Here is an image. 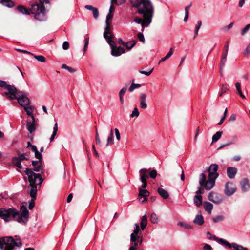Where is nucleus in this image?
Segmentation results:
<instances>
[{"instance_id": "obj_1", "label": "nucleus", "mask_w": 250, "mask_h": 250, "mask_svg": "<svg viewBox=\"0 0 250 250\" xmlns=\"http://www.w3.org/2000/svg\"><path fill=\"white\" fill-rule=\"evenodd\" d=\"M0 217L5 222H9L12 218L13 220L18 223L26 224L29 219V211L24 205L21 206L20 211L15 208H1Z\"/></svg>"}, {"instance_id": "obj_2", "label": "nucleus", "mask_w": 250, "mask_h": 250, "mask_svg": "<svg viewBox=\"0 0 250 250\" xmlns=\"http://www.w3.org/2000/svg\"><path fill=\"white\" fill-rule=\"evenodd\" d=\"M130 2L134 7L138 8L137 13L142 14L146 20V26H148L154 14V8L150 0H130Z\"/></svg>"}, {"instance_id": "obj_3", "label": "nucleus", "mask_w": 250, "mask_h": 250, "mask_svg": "<svg viewBox=\"0 0 250 250\" xmlns=\"http://www.w3.org/2000/svg\"><path fill=\"white\" fill-rule=\"evenodd\" d=\"M24 172L28 176L29 182V185L28 186L29 193L31 198H35L37 195L38 186L39 187H41L43 179L40 174L35 173L31 168H26Z\"/></svg>"}, {"instance_id": "obj_4", "label": "nucleus", "mask_w": 250, "mask_h": 250, "mask_svg": "<svg viewBox=\"0 0 250 250\" xmlns=\"http://www.w3.org/2000/svg\"><path fill=\"white\" fill-rule=\"evenodd\" d=\"M218 166L216 164L210 165L208 169V179L207 180L206 176L204 173H202L200 176L199 184L202 187H204L207 190H210L213 188L215 182L219 174L217 172Z\"/></svg>"}, {"instance_id": "obj_5", "label": "nucleus", "mask_w": 250, "mask_h": 250, "mask_svg": "<svg viewBox=\"0 0 250 250\" xmlns=\"http://www.w3.org/2000/svg\"><path fill=\"white\" fill-rule=\"evenodd\" d=\"M48 0H44L43 2L41 0L38 3L32 4L30 7L32 14L34 15L35 19L42 21L46 19V10L44 6V3H49Z\"/></svg>"}, {"instance_id": "obj_6", "label": "nucleus", "mask_w": 250, "mask_h": 250, "mask_svg": "<svg viewBox=\"0 0 250 250\" xmlns=\"http://www.w3.org/2000/svg\"><path fill=\"white\" fill-rule=\"evenodd\" d=\"M22 243L20 240H15L12 237L0 238V249L1 250H13L15 246L20 247Z\"/></svg>"}, {"instance_id": "obj_7", "label": "nucleus", "mask_w": 250, "mask_h": 250, "mask_svg": "<svg viewBox=\"0 0 250 250\" xmlns=\"http://www.w3.org/2000/svg\"><path fill=\"white\" fill-rule=\"evenodd\" d=\"M14 94V99H17L19 104L22 106L28 105L30 104V100L28 98L26 94L23 92L18 91L16 88V90L13 92Z\"/></svg>"}, {"instance_id": "obj_8", "label": "nucleus", "mask_w": 250, "mask_h": 250, "mask_svg": "<svg viewBox=\"0 0 250 250\" xmlns=\"http://www.w3.org/2000/svg\"><path fill=\"white\" fill-rule=\"evenodd\" d=\"M0 87L4 88L8 91L2 94L3 96H6L10 100H12L14 97L13 92L16 90V87L13 85L7 84L5 81L0 80Z\"/></svg>"}, {"instance_id": "obj_9", "label": "nucleus", "mask_w": 250, "mask_h": 250, "mask_svg": "<svg viewBox=\"0 0 250 250\" xmlns=\"http://www.w3.org/2000/svg\"><path fill=\"white\" fill-rule=\"evenodd\" d=\"M111 47V55L115 57H118L125 53V49L121 46H117L113 40L107 42Z\"/></svg>"}, {"instance_id": "obj_10", "label": "nucleus", "mask_w": 250, "mask_h": 250, "mask_svg": "<svg viewBox=\"0 0 250 250\" xmlns=\"http://www.w3.org/2000/svg\"><path fill=\"white\" fill-rule=\"evenodd\" d=\"M150 169L142 168L139 170V174L140 177V180L142 183L141 188H145L147 187V183L146 179L149 177V171Z\"/></svg>"}, {"instance_id": "obj_11", "label": "nucleus", "mask_w": 250, "mask_h": 250, "mask_svg": "<svg viewBox=\"0 0 250 250\" xmlns=\"http://www.w3.org/2000/svg\"><path fill=\"white\" fill-rule=\"evenodd\" d=\"M236 190V187L233 183L229 182L226 184L224 192L226 195H232Z\"/></svg>"}, {"instance_id": "obj_12", "label": "nucleus", "mask_w": 250, "mask_h": 250, "mask_svg": "<svg viewBox=\"0 0 250 250\" xmlns=\"http://www.w3.org/2000/svg\"><path fill=\"white\" fill-rule=\"evenodd\" d=\"M208 199L216 204H220L223 201L222 196L214 192H211L208 194Z\"/></svg>"}, {"instance_id": "obj_13", "label": "nucleus", "mask_w": 250, "mask_h": 250, "mask_svg": "<svg viewBox=\"0 0 250 250\" xmlns=\"http://www.w3.org/2000/svg\"><path fill=\"white\" fill-rule=\"evenodd\" d=\"M106 25L105 31L104 33V37L108 42L113 40V35L112 33L109 22L107 21Z\"/></svg>"}, {"instance_id": "obj_14", "label": "nucleus", "mask_w": 250, "mask_h": 250, "mask_svg": "<svg viewBox=\"0 0 250 250\" xmlns=\"http://www.w3.org/2000/svg\"><path fill=\"white\" fill-rule=\"evenodd\" d=\"M26 126L27 130L31 134L36 130L37 125L35 123L34 116H32V118L28 119Z\"/></svg>"}, {"instance_id": "obj_15", "label": "nucleus", "mask_w": 250, "mask_h": 250, "mask_svg": "<svg viewBox=\"0 0 250 250\" xmlns=\"http://www.w3.org/2000/svg\"><path fill=\"white\" fill-rule=\"evenodd\" d=\"M154 68V66L151 63H146L144 67L139 72L146 76H149Z\"/></svg>"}, {"instance_id": "obj_16", "label": "nucleus", "mask_w": 250, "mask_h": 250, "mask_svg": "<svg viewBox=\"0 0 250 250\" xmlns=\"http://www.w3.org/2000/svg\"><path fill=\"white\" fill-rule=\"evenodd\" d=\"M140 188L139 190L138 199L142 203H145L147 200V197L149 195V192L148 190Z\"/></svg>"}, {"instance_id": "obj_17", "label": "nucleus", "mask_w": 250, "mask_h": 250, "mask_svg": "<svg viewBox=\"0 0 250 250\" xmlns=\"http://www.w3.org/2000/svg\"><path fill=\"white\" fill-rule=\"evenodd\" d=\"M146 95L144 93H141L139 95V100L140 102V108L145 109L147 107V105L146 103Z\"/></svg>"}, {"instance_id": "obj_18", "label": "nucleus", "mask_w": 250, "mask_h": 250, "mask_svg": "<svg viewBox=\"0 0 250 250\" xmlns=\"http://www.w3.org/2000/svg\"><path fill=\"white\" fill-rule=\"evenodd\" d=\"M32 165L33 166V170L36 172L42 171L43 170L42 160L33 161Z\"/></svg>"}, {"instance_id": "obj_19", "label": "nucleus", "mask_w": 250, "mask_h": 250, "mask_svg": "<svg viewBox=\"0 0 250 250\" xmlns=\"http://www.w3.org/2000/svg\"><path fill=\"white\" fill-rule=\"evenodd\" d=\"M237 172V169L234 167H229L227 169V174L230 179H233Z\"/></svg>"}, {"instance_id": "obj_20", "label": "nucleus", "mask_w": 250, "mask_h": 250, "mask_svg": "<svg viewBox=\"0 0 250 250\" xmlns=\"http://www.w3.org/2000/svg\"><path fill=\"white\" fill-rule=\"evenodd\" d=\"M19 52L27 53L34 57L38 62H44L46 61L45 58L42 55H34L33 54L24 50L17 49Z\"/></svg>"}, {"instance_id": "obj_21", "label": "nucleus", "mask_w": 250, "mask_h": 250, "mask_svg": "<svg viewBox=\"0 0 250 250\" xmlns=\"http://www.w3.org/2000/svg\"><path fill=\"white\" fill-rule=\"evenodd\" d=\"M242 190L246 192L250 188L249 180L247 178L243 179L240 182Z\"/></svg>"}, {"instance_id": "obj_22", "label": "nucleus", "mask_w": 250, "mask_h": 250, "mask_svg": "<svg viewBox=\"0 0 250 250\" xmlns=\"http://www.w3.org/2000/svg\"><path fill=\"white\" fill-rule=\"evenodd\" d=\"M193 222L194 224L199 226H201L204 223V218L200 211H199L198 214L195 216V218L193 220Z\"/></svg>"}, {"instance_id": "obj_23", "label": "nucleus", "mask_w": 250, "mask_h": 250, "mask_svg": "<svg viewBox=\"0 0 250 250\" xmlns=\"http://www.w3.org/2000/svg\"><path fill=\"white\" fill-rule=\"evenodd\" d=\"M17 9L19 12L22 14L29 15L30 14V13H32L30 11V8L28 9L22 5H18L17 7Z\"/></svg>"}, {"instance_id": "obj_24", "label": "nucleus", "mask_w": 250, "mask_h": 250, "mask_svg": "<svg viewBox=\"0 0 250 250\" xmlns=\"http://www.w3.org/2000/svg\"><path fill=\"white\" fill-rule=\"evenodd\" d=\"M85 8L88 10H91L93 13V15L95 19H97L99 17V11L97 8L94 7L90 5H86L85 6Z\"/></svg>"}, {"instance_id": "obj_25", "label": "nucleus", "mask_w": 250, "mask_h": 250, "mask_svg": "<svg viewBox=\"0 0 250 250\" xmlns=\"http://www.w3.org/2000/svg\"><path fill=\"white\" fill-rule=\"evenodd\" d=\"M0 3L9 8H13L15 5V3L12 0H1Z\"/></svg>"}, {"instance_id": "obj_26", "label": "nucleus", "mask_w": 250, "mask_h": 250, "mask_svg": "<svg viewBox=\"0 0 250 250\" xmlns=\"http://www.w3.org/2000/svg\"><path fill=\"white\" fill-rule=\"evenodd\" d=\"M144 21H143V20L140 18H139L138 17H136L134 19V21L137 23H140L142 25V31H144V28L145 27H147V26H146L147 25V22H146V20L145 19L144 17Z\"/></svg>"}, {"instance_id": "obj_27", "label": "nucleus", "mask_w": 250, "mask_h": 250, "mask_svg": "<svg viewBox=\"0 0 250 250\" xmlns=\"http://www.w3.org/2000/svg\"><path fill=\"white\" fill-rule=\"evenodd\" d=\"M203 207L205 210L209 214H210L213 209V205L208 202H204L203 203Z\"/></svg>"}, {"instance_id": "obj_28", "label": "nucleus", "mask_w": 250, "mask_h": 250, "mask_svg": "<svg viewBox=\"0 0 250 250\" xmlns=\"http://www.w3.org/2000/svg\"><path fill=\"white\" fill-rule=\"evenodd\" d=\"M157 191L159 195L165 199H167L169 196L168 192L162 188H159Z\"/></svg>"}, {"instance_id": "obj_29", "label": "nucleus", "mask_w": 250, "mask_h": 250, "mask_svg": "<svg viewBox=\"0 0 250 250\" xmlns=\"http://www.w3.org/2000/svg\"><path fill=\"white\" fill-rule=\"evenodd\" d=\"M214 240L217 241L219 243L222 245H224L229 248L232 247V244H231L226 240L222 238H218L216 236L214 237Z\"/></svg>"}, {"instance_id": "obj_30", "label": "nucleus", "mask_w": 250, "mask_h": 250, "mask_svg": "<svg viewBox=\"0 0 250 250\" xmlns=\"http://www.w3.org/2000/svg\"><path fill=\"white\" fill-rule=\"evenodd\" d=\"M193 201L196 206L199 207L203 204L202 196L200 195H196L194 197Z\"/></svg>"}, {"instance_id": "obj_31", "label": "nucleus", "mask_w": 250, "mask_h": 250, "mask_svg": "<svg viewBox=\"0 0 250 250\" xmlns=\"http://www.w3.org/2000/svg\"><path fill=\"white\" fill-rule=\"evenodd\" d=\"M224 52L223 53L222 57V62L225 61L227 56L228 52L229 50V41H227L225 42L224 45Z\"/></svg>"}, {"instance_id": "obj_32", "label": "nucleus", "mask_w": 250, "mask_h": 250, "mask_svg": "<svg viewBox=\"0 0 250 250\" xmlns=\"http://www.w3.org/2000/svg\"><path fill=\"white\" fill-rule=\"evenodd\" d=\"M114 143V139H113V130L111 128L110 131V135L107 138V143H106V146H111L113 145Z\"/></svg>"}, {"instance_id": "obj_33", "label": "nucleus", "mask_w": 250, "mask_h": 250, "mask_svg": "<svg viewBox=\"0 0 250 250\" xmlns=\"http://www.w3.org/2000/svg\"><path fill=\"white\" fill-rule=\"evenodd\" d=\"M147 224V219L146 215H144L141 218L140 225L141 229L143 230Z\"/></svg>"}, {"instance_id": "obj_34", "label": "nucleus", "mask_w": 250, "mask_h": 250, "mask_svg": "<svg viewBox=\"0 0 250 250\" xmlns=\"http://www.w3.org/2000/svg\"><path fill=\"white\" fill-rule=\"evenodd\" d=\"M12 162L13 164L18 167L19 168H22V167L21 165V161L17 157H15L12 158Z\"/></svg>"}, {"instance_id": "obj_35", "label": "nucleus", "mask_w": 250, "mask_h": 250, "mask_svg": "<svg viewBox=\"0 0 250 250\" xmlns=\"http://www.w3.org/2000/svg\"><path fill=\"white\" fill-rule=\"evenodd\" d=\"M25 111H26L27 115L30 116V118H32V116H34L33 112L34 111V107L32 106H24Z\"/></svg>"}, {"instance_id": "obj_36", "label": "nucleus", "mask_w": 250, "mask_h": 250, "mask_svg": "<svg viewBox=\"0 0 250 250\" xmlns=\"http://www.w3.org/2000/svg\"><path fill=\"white\" fill-rule=\"evenodd\" d=\"M229 90L228 85L227 84H222L219 92V96L221 97L222 95Z\"/></svg>"}, {"instance_id": "obj_37", "label": "nucleus", "mask_w": 250, "mask_h": 250, "mask_svg": "<svg viewBox=\"0 0 250 250\" xmlns=\"http://www.w3.org/2000/svg\"><path fill=\"white\" fill-rule=\"evenodd\" d=\"M223 131H218L212 137V143L217 142L221 137Z\"/></svg>"}, {"instance_id": "obj_38", "label": "nucleus", "mask_w": 250, "mask_h": 250, "mask_svg": "<svg viewBox=\"0 0 250 250\" xmlns=\"http://www.w3.org/2000/svg\"><path fill=\"white\" fill-rule=\"evenodd\" d=\"M57 131H58V124L57 122H56L54 126L53 127V133L49 139L50 142L53 141V140L54 139L55 136L57 134Z\"/></svg>"}, {"instance_id": "obj_39", "label": "nucleus", "mask_w": 250, "mask_h": 250, "mask_svg": "<svg viewBox=\"0 0 250 250\" xmlns=\"http://www.w3.org/2000/svg\"><path fill=\"white\" fill-rule=\"evenodd\" d=\"M235 86L237 89V91L240 95V96L243 98L245 99V96L243 94L242 91H241V84L239 82H237L235 84Z\"/></svg>"}, {"instance_id": "obj_40", "label": "nucleus", "mask_w": 250, "mask_h": 250, "mask_svg": "<svg viewBox=\"0 0 250 250\" xmlns=\"http://www.w3.org/2000/svg\"><path fill=\"white\" fill-rule=\"evenodd\" d=\"M177 225L187 229H192L193 227L189 224L184 222H179Z\"/></svg>"}, {"instance_id": "obj_41", "label": "nucleus", "mask_w": 250, "mask_h": 250, "mask_svg": "<svg viewBox=\"0 0 250 250\" xmlns=\"http://www.w3.org/2000/svg\"><path fill=\"white\" fill-rule=\"evenodd\" d=\"M62 68L65 69L71 73H74L76 71V69L71 67L67 66L65 64H63L62 66Z\"/></svg>"}, {"instance_id": "obj_42", "label": "nucleus", "mask_w": 250, "mask_h": 250, "mask_svg": "<svg viewBox=\"0 0 250 250\" xmlns=\"http://www.w3.org/2000/svg\"><path fill=\"white\" fill-rule=\"evenodd\" d=\"M136 44V42L134 41H131L126 42L125 46L128 50H130L133 48Z\"/></svg>"}, {"instance_id": "obj_43", "label": "nucleus", "mask_w": 250, "mask_h": 250, "mask_svg": "<svg viewBox=\"0 0 250 250\" xmlns=\"http://www.w3.org/2000/svg\"><path fill=\"white\" fill-rule=\"evenodd\" d=\"M140 237L141 236H140V235H137L132 233L130 235V241L131 243L134 242H137Z\"/></svg>"}, {"instance_id": "obj_44", "label": "nucleus", "mask_w": 250, "mask_h": 250, "mask_svg": "<svg viewBox=\"0 0 250 250\" xmlns=\"http://www.w3.org/2000/svg\"><path fill=\"white\" fill-rule=\"evenodd\" d=\"M150 221L153 224H156L158 223V218L156 213H153L151 214L150 218Z\"/></svg>"}, {"instance_id": "obj_45", "label": "nucleus", "mask_w": 250, "mask_h": 250, "mask_svg": "<svg viewBox=\"0 0 250 250\" xmlns=\"http://www.w3.org/2000/svg\"><path fill=\"white\" fill-rule=\"evenodd\" d=\"M172 53H173V50H172V48H171L169 51V52H168V53L167 54V55L161 58L160 61H159V62H164V61H165L168 58H169L172 55Z\"/></svg>"}, {"instance_id": "obj_46", "label": "nucleus", "mask_w": 250, "mask_h": 250, "mask_svg": "<svg viewBox=\"0 0 250 250\" xmlns=\"http://www.w3.org/2000/svg\"><path fill=\"white\" fill-rule=\"evenodd\" d=\"M134 228L135 229L132 233L137 235H140V236H141V233L139 225L138 224H135L134 225Z\"/></svg>"}, {"instance_id": "obj_47", "label": "nucleus", "mask_w": 250, "mask_h": 250, "mask_svg": "<svg viewBox=\"0 0 250 250\" xmlns=\"http://www.w3.org/2000/svg\"><path fill=\"white\" fill-rule=\"evenodd\" d=\"M140 87H141V84H134L133 83H132L130 86L129 87L128 90L130 92H132L135 88H139Z\"/></svg>"}, {"instance_id": "obj_48", "label": "nucleus", "mask_w": 250, "mask_h": 250, "mask_svg": "<svg viewBox=\"0 0 250 250\" xmlns=\"http://www.w3.org/2000/svg\"><path fill=\"white\" fill-rule=\"evenodd\" d=\"M132 245L130 246L129 250H137V248L139 245L138 241L132 243Z\"/></svg>"}, {"instance_id": "obj_49", "label": "nucleus", "mask_w": 250, "mask_h": 250, "mask_svg": "<svg viewBox=\"0 0 250 250\" xmlns=\"http://www.w3.org/2000/svg\"><path fill=\"white\" fill-rule=\"evenodd\" d=\"M149 176L152 179H155L157 175V172L155 169L152 170L151 171H149Z\"/></svg>"}, {"instance_id": "obj_50", "label": "nucleus", "mask_w": 250, "mask_h": 250, "mask_svg": "<svg viewBox=\"0 0 250 250\" xmlns=\"http://www.w3.org/2000/svg\"><path fill=\"white\" fill-rule=\"evenodd\" d=\"M223 220H224V217L221 215H217L216 217L213 218V221L215 223L222 221Z\"/></svg>"}, {"instance_id": "obj_51", "label": "nucleus", "mask_w": 250, "mask_h": 250, "mask_svg": "<svg viewBox=\"0 0 250 250\" xmlns=\"http://www.w3.org/2000/svg\"><path fill=\"white\" fill-rule=\"evenodd\" d=\"M17 153L18 155V158H19L21 162L23 160H28V158L26 157L25 154H21L19 151Z\"/></svg>"}, {"instance_id": "obj_52", "label": "nucleus", "mask_w": 250, "mask_h": 250, "mask_svg": "<svg viewBox=\"0 0 250 250\" xmlns=\"http://www.w3.org/2000/svg\"><path fill=\"white\" fill-rule=\"evenodd\" d=\"M139 115V112L138 111V110L137 108H135L133 111L132 112V113L131 114V116L132 117H138Z\"/></svg>"}, {"instance_id": "obj_53", "label": "nucleus", "mask_w": 250, "mask_h": 250, "mask_svg": "<svg viewBox=\"0 0 250 250\" xmlns=\"http://www.w3.org/2000/svg\"><path fill=\"white\" fill-rule=\"evenodd\" d=\"M34 152L36 158L38 159L39 160H42V155L41 152H40L38 150Z\"/></svg>"}, {"instance_id": "obj_54", "label": "nucleus", "mask_w": 250, "mask_h": 250, "mask_svg": "<svg viewBox=\"0 0 250 250\" xmlns=\"http://www.w3.org/2000/svg\"><path fill=\"white\" fill-rule=\"evenodd\" d=\"M250 24H247L241 31V34L244 35L250 29Z\"/></svg>"}, {"instance_id": "obj_55", "label": "nucleus", "mask_w": 250, "mask_h": 250, "mask_svg": "<svg viewBox=\"0 0 250 250\" xmlns=\"http://www.w3.org/2000/svg\"><path fill=\"white\" fill-rule=\"evenodd\" d=\"M62 48L64 50H68L69 48V43L67 41L63 42L62 44Z\"/></svg>"}, {"instance_id": "obj_56", "label": "nucleus", "mask_w": 250, "mask_h": 250, "mask_svg": "<svg viewBox=\"0 0 250 250\" xmlns=\"http://www.w3.org/2000/svg\"><path fill=\"white\" fill-rule=\"evenodd\" d=\"M115 133L116 139L119 141L121 139L120 134L119 130L117 128L115 129Z\"/></svg>"}, {"instance_id": "obj_57", "label": "nucleus", "mask_w": 250, "mask_h": 250, "mask_svg": "<svg viewBox=\"0 0 250 250\" xmlns=\"http://www.w3.org/2000/svg\"><path fill=\"white\" fill-rule=\"evenodd\" d=\"M35 199H36V198H34V199H33L32 198V200L30 201L29 204V206H28V208L30 209H32L34 208V207L35 206L34 200Z\"/></svg>"}, {"instance_id": "obj_58", "label": "nucleus", "mask_w": 250, "mask_h": 250, "mask_svg": "<svg viewBox=\"0 0 250 250\" xmlns=\"http://www.w3.org/2000/svg\"><path fill=\"white\" fill-rule=\"evenodd\" d=\"M137 37L139 39V40L143 42H145V38L144 37V35L142 33H139L137 34Z\"/></svg>"}, {"instance_id": "obj_59", "label": "nucleus", "mask_w": 250, "mask_h": 250, "mask_svg": "<svg viewBox=\"0 0 250 250\" xmlns=\"http://www.w3.org/2000/svg\"><path fill=\"white\" fill-rule=\"evenodd\" d=\"M127 90V86H125L121 89L119 92V96H124Z\"/></svg>"}, {"instance_id": "obj_60", "label": "nucleus", "mask_w": 250, "mask_h": 250, "mask_svg": "<svg viewBox=\"0 0 250 250\" xmlns=\"http://www.w3.org/2000/svg\"><path fill=\"white\" fill-rule=\"evenodd\" d=\"M113 15L112 13H108L106 16V22L107 21H109V20H111L113 18Z\"/></svg>"}, {"instance_id": "obj_61", "label": "nucleus", "mask_w": 250, "mask_h": 250, "mask_svg": "<svg viewBox=\"0 0 250 250\" xmlns=\"http://www.w3.org/2000/svg\"><path fill=\"white\" fill-rule=\"evenodd\" d=\"M203 250H212V248L209 245L206 244L203 247Z\"/></svg>"}, {"instance_id": "obj_62", "label": "nucleus", "mask_w": 250, "mask_h": 250, "mask_svg": "<svg viewBox=\"0 0 250 250\" xmlns=\"http://www.w3.org/2000/svg\"><path fill=\"white\" fill-rule=\"evenodd\" d=\"M202 25V22L201 21H199L197 22V24L196 25L195 27V30H199L200 28L201 27Z\"/></svg>"}, {"instance_id": "obj_63", "label": "nucleus", "mask_w": 250, "mask_h": 250, "mask_svg": "<svg viewBox=\"0 0 250 250\" xmlns=\"http://www.w3.org/2000/svg\"><path fill=\"white\" fill-rule=\"evenodd\" d=\"M225 63H220V65L219 66L220 73L221 75H222V74H223V69L225 67Z\"/></svg>"}, {"instance_id": "obj_64", "label": "nucleus", "mask_w": 250, "mask_h": 250, "mask_svg": "<svg viewBox=\"0 0 250 250\" xmlns=\"http://www.w3.org/2000/svg\"><path fill=\"white\" fill-rule=\"evenodd\" d=\"M95 142L98 145H101V141L100 138V137H95Z\"/></svg>"}]
</instances>
